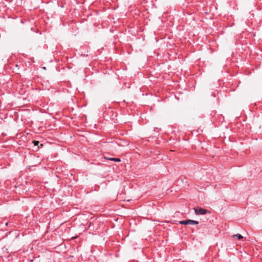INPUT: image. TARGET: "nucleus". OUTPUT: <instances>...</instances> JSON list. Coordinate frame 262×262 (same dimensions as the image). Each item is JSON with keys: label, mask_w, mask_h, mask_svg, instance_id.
Wrapping results in <instances>:
<instances>
[{"label": "nucleus", "mask_w": 262, "mask_h": 262, "mask_svg": "<svg viewBox=\"0 0 262 262\" xmlns=\"http://www.w3.org/2000/svg\"><path fill=\"white\" fill-rule=\"evenodd\" d=\"M194 209L195 213L196 215L205 214L208 212L207 209L200 208V207L195 208Z\"/></svg>", "instance_id": "f257e3e1"}, {"label": "nucleus", "mask_w": 262, "mask_h": 262, "mask_svg": "<svg viewBox=\"0 0 262 262\" xmlns=\"http://www.w3.org/2000/svg\"><path fill=\"white\" fill-rule=\"evenodd\" d=\"M233 237H237L238 239H241L243 238V236L239 234L234 235Z\"/></svg>", "instance_id": "39448f33"}, {"label": "nucleus", "mask_w": 262, "mask_h": 262, "mask_svg": "<svg viewBox=\"0 0 262 262\" xmlns=\"http://www.w3.org/2000/svg\"><path fill=\"white\" fill-rule=\"evenodd\" d=\"M199 222L192 220H188V225H198Z\"/></svg>", "instance_id": "f03ea898"}, {"label": "nucleus", "mask_w": 262, "mask_h": 262, "mask_svg": "<svg viewBox=\"0 0 262 262\" xmlns=\"http://www.w3.org/2000/svg\"><path fill=\"white\" fill-rule=\"evenodd\" d=\"M32 143H33V144L35 146H37L39 144V142L38 141H33Z\"/></svg>", "instance_id": "423d86ee"}, {"label": "nucleus", "mask_w": 262, "mask_h": 262, "mask_svg": "<svg viewBox=\"0 0 262 262\" xmlns=\"http://www.w3.org/2000/svg\"><path fill=\"white\" fill-rule=\"evenodd\" d=\"M108 159L111 161H114L115 162H120L121 161V159L119 158H108Z\"/></svg>", "instance_id": "7ed1b4c3"}, {"label": "nucleus", "mask_w": 262, "mask_h": 262, "mask_svg": "<svg viewBox=\"0 0 262 262\" xmlns=\"http://www.w3.org/2000/svg\"><path fill=\"white\" fill-rule=\"evenodd\" d=\"M179 224L181 225H188V220L180 221Z\"/></svg>", "instance_id": "20e7f679"}]
</instances>
